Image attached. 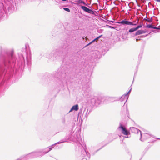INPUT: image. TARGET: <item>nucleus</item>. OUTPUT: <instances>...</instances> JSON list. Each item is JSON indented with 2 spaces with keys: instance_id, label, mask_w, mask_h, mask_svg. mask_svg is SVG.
Returning <instances> with one entry per match:
<instances>
[{
  "instance_id": "obj_1",
  "label": "nucleus",
  "mask_w": 160,
  "mask_h": 160,
  "mask_svg": "<svg viewBox=\"0 0 160 160\" xmlns=\"http://www.w3.org/2000/svg\"><path fill=\"white\" fill-rule=\"evenodd\" d=\"M63 26L66 35L65 36V42L62 50L61 49H57L45 55L47 58L53 61L61 59L63 63L65 64L58 70L54 75L58 79L56 84L59 87L63 86L64 83L68 85L70 83V25L69 23L66 22Z\"/></svg>"
},
{
  "instance_id": "obj_2",
  "label": "nucleus",
  "mask_w": 160,
  "mask_h": 160,
  "mask_svg": "<svg viewBox=\"0 0 160 160\" xmlns=\"http://www.w3.org/2000/svg\"><path fill=\"white\" fill-rule=\"evenodd\" d=\"M18 59L16 63V56L14 55L13 51H10L5 53L2 52L0 55V80L2 85L6 81H7L13 75L14 69L17 71L20 68L22 69L25 66V59L23 55H18Z\"/></svg>"
},
{
  "instance_id": "obj_3",
  "label": "nucleus",
  "mask_w": 160,
  "mask_h": 160,
  "mask_svg": "<svg viewBox=\"0 0 160 160\" xmlns=\"http://www.w3.org/2000/svg\"><path fill=\"white\" fill-rule=\"evenodd\" d=\"M4 0H0V19H6L7 18V15L6 10V8L4 7L3 2Z\"/></svg>"
},
{
  "instance_id": "obj_4",
  "label": "nucleus",
  "mask_w": 160,
  "mask_h": 160,
  "mask_svg": "<svg viewBox=\"0 0 160 160\" xmlns=\"http://www.w3.org/2000/svg\"><path fill=\"white\" fill-rule=\"evenodd\" d=\"M22 52L25 53L26 55V58L27 61V65L29 68L31 66V53L26 52V47L25 48H22Z\"/></svg>"
},
{
  "instance_id": "obj_5",
  "label": "nucleus",
  "mask_w": 160,
  "mask_h": 160,
  "mask_svg": "<svg viewBox=\"0 0 160 160\" xmlns=\"http://www.w3.org/2000/svg\"><path fill=\"white\" fill-rule=\"evenodd\" d=\"M118 129L124 135H127L130 134L129 132L127 130L125 127L121 123L120 124V126L118 128Z\"/></svg>"
},
{
  "instance_id": "obj_6",
  "label": "nucleus",
  "mask_w": 160,
  "mask_h": 160,
  "mask_svg": "<svg viewBox=\"0 0 160 160\" xmlns=\"http://www.w3.org/2000/svg\"><path fill=\"white\" fill-rule=\"evenodd\" d=\"M116 22L119 24H121L123 25H126L132 26H135L137 25V23H133L132 22L126 21V19H124V20L121 21Z\"/></svg>"
},
{
  "instance_id": "obj_7",
  "label": "nucleus",
  "mask_w": 160,
  "mask_h": 160,
  "mask_svg": "<svg viewBox=\"0 0 160 160\" xmlns=\"http://www.w3.org/2000/svg\"><path fill=\"white\" fill-rule=\"evenodd\" d=\"M130 130L132 132L134 133L138 134L139 132L140 136V139L141 141H142L141 140L142 136L141 132L140 130L134 127H131Z\"/></svg>"
},
{
  "instance_id": "obj_8",
  "label": "nucleus",
  "mask_w": 160,
  "mask_h": 160,
  "mask_svg": "<svg viewBox=\"0 0 160 160\" xmlns=\"http://www.w3.org/2000/svg\"><path fill=\"white\" fill-rule=\"evenodd\" d=\"M81 8L85 12L93 14H94L93 11L92 10L89 9L85 6H81Z\"/></svg>"
},
{
  "instance_id": "obj_9",
  "label": "nucleus",
  "mask_w": 160,
  "mask_h": 160,
  "mask_svg": "<svg viewBox=\"0 0 160 160\" xmlns=\"http://www.w3.org/2000/svg\"><path fill=\"white\" fill-rule=\"evenodd\" d=\"M90 112V111H89L88 108L86 107L84 108V111H83V115H84L86 118L88 117V115L89 114ZM83 116V115H82V116Z\"/></svg>"
},
{
  "instance_id": "obj_10",
  "label": "nucleus",
  "mask_w": 160,
  "mask_h": 160,
  "mask_svg": "<svg viewBox=\"0 0 160 160\" xmlns=\"http://www.w3.org/2000/svg\"><path fill=\"white\" fill-rule=\"evenodd\" d=\"M7 12H8L10 13L12 12L14 10V7L12 4H10L9 6H7Z\"/></svg>"
},
{
  "instance_id": "obj_11",
  "label": "nucleus",
  "mask_w": 160,
  "mask_h": 160,
  "mask_svg": "<svg viewBox=\"0 0 160 160\" xmlns=\"http://www.w3.org/2000/svg\"><path fill=\"white\" fill-rule=\"evenodd\" d=\"M97 97H93L91 99V101L90 102L91 104L92 105L93 104H97L99 103V102H97Z\"/></svg>"
},
{
  "instance_id": "obj_12",
  "label": "nucleus",
  "mask_w": 160,
  "mask_h": 160,
  "mask_svg": "<svg viewBox=\"0 0 160 160\" xmlns=\"http://www.w3.org/2000/svg\"><path fill=\"white\" fill-rule=\"evenodd\" d=\"M79 109V106L78 104H76L73 106L71 108V112L73 111H77Z\"/></svg>"
},
{
  "instance_id": "obj_13",
  "label": "nucleus",
  "mask_w": 160,
  "mask_h": 160,
  "mask_svg": "<svg viewBox=\"0 0 160 160\" xmlns=\"http://www.w3.org/2000/svg\"><path fill=\"white\" fill-rule=\"evenodd\" d=\"M147 31L145 30H139L137 31L135 33V35L137 36L143 33L147 32Z\"/></svg>"
},
{
  "instance_id": "obj_14",
  "label": "nucleus",
  "mask_w": 160,
  "mask_h": 160,
  "mask_svg": "<svg viewBox=\"0 0 160 160\" xmlns=\"http://www.w3.org/2000/svg\"><path fill=\"white\" fill-rule=\"evenodd\" d=\"M152 137V136L147 133L144 134L143 135V138L144 139H147Z\"/></svg>"
},
{
  "instance_id": "obj_15",
  "label": "nucleus",
  "mask_w": 160,
  "mask_h": 160,
  "mask_svg": "<svg viewBox=\"0 0 160 160\" xmlns=\"http://www.w3.org/2000/svg\"><path fill=\"white\" fill-rule=\"evenodd\" d=\"M82 111H80L79 112L78 114V117L76 118L75 119V122H77L78 121L79 117H81L82 114Z\"/></svg>"
},
{
  "instance_id": "obj_16",
  "label": "nucleus",
  "mask_w": 160,
  "mask_h": 160,
  "mask_svg": "<svg viewBox=\"0 0 160 160\" xmlns=\"http://www.w3.org/2000/svg\"><path fill=\"white\" fill-rule=\"evenodd\" d=\"M131 88L128 91V92L126 94H125L123 95V97H126V99H128V95L130 93L131 91Z\"/></svg>"
},
{
  "instance_id": "obj_17",
  "label": "nucleus",
  "mask_w": 160,
  "mask_h": 160,
  "mask_svg": "<svg viewBox=\"0 0 160 160\" xmlns=\"http://www.w3.org/2000/svg\"><path fill=\"white\" fill-rule=\"evenodd\" d=\"M146 27L149 28H153L157 29H158V28L154 27L152 26V25L150 24L147 25Z\"/></svg>"
},
{
  "instance_id": "obj_18",
  "label": "nucleus",
  "mask_w": 160,
  "mask_h": 160,
  "mask_svg": "<svg viewBox=\"0 0 160 160\" xmlns=\"http://www.w3.org/2000/svg\"><path fill=\"white\" fill-rule=\"evenodd\" d=\"M102 35H100V36H99V37H98L97 38H96L94 40H93L91 42H90L87 45V46L89 45L91 43H92V42H94V41H95V40H98V39L99 38H100L102 36Z\"/></svg>"
},
{
  "instance_id": "obj_19",
  "label": "nucleus",
  "mask_w": 160,
  "mask_h": 160,
  "mask_svg": "<svg viewBox=\"0 0 160 160\" xmlns=\"http://www.w3.org/2000/svg\"><path fill=\"white\" fill-rule=\"evenodd\" d=\"M136 30L135 28H132L129 30V32L131 33Z\"/></svg>"
},
{
  "instance_id": "obj_20",
  "label": "nucleus",
  "mask_w": 160,
  "mask_h": 160,
  "mask_svg": "<svg viewBox=\"0 0 160 160\" xmlns=\"http://www.w3.org/2000/svg\"><path fill=\"white\" fill-rule=\"evenodd\" d=\"M127 100H128V99H126V97H123V95L122 96L121 98V101H125V103L127 101Z\"/></svg>"
},
{
  "instance_id": "obj_21",
  "label": "nucleus",
  "mask_w": 160,
  "mask_h": 160,
  "mask_svg": "<svg viewBox=\"0 0 160 160\" xmlns=\"http://www.w3.org/2000/svg\"><path fill=\"white\" fill-rule=\"evenodd\" d=\"M77 140L79 142L80 144L82 145V143L83 142V140H82V139L80 138H78Z\"/></svg>"
},
{
  "instance_id": "obj_22",
  "label": "nucleus",
  "mask_w": 160,
  "mask_h": 160,
  "mask_svg": "<svg viewBox=\"0 0 160 160\" xmlns=\"http://www.w3.org/2000/svg\"><path fill=\"white\" fill-rule=\"evenodd\" d=\"M63 9L66 11H67L68 12H70V10L69 8H63Z\"/></svg>"
},
{
  "instance_id": "obj_23",
  "label": "nucleus",
  "mask_w": 160,
  "mask_h": 160,
  "mask_svg": "<svg viewBox=\"0 0 160 160\" xmlns=\"http://www.w3.org/2000/svg\"><path fill=\"white\" fill-rule=\"evenodd\" d=\"M97 101H96L97 102H99V103L98 104H95V105H99L100 103L101 102L100 100H99L98 98H97Z\"/></svg>"
},
{
  "instance_id": "obj_24",
  "label": "nucleus",
  "mask_w": 160,
  "mask_h": 160,
  "mask_svg": "<svg viewBox=\"0 0 160 160\" xmlns=\"http://www.w3.org/2000/svg\"><path fill=\"white\" fill-rule=\"evenodd\" d=\"M142 27V25H138V26L136 28H136V30H137L138 29L141 28Z\"/></svg>"
},
{
  "instance_id": "obj_25",
  "label": "nucleus",
  "mask_w": 160,
  "mask_h": 160,
  "mask_svg": "<svg viewBox=\"0 0 160 160\" xmlns=\"http://www.w3.org/2000/svg\"><path fill=\"white\" fill-rule=\"evenodd\" d=\"M85 152L86 154V155L87 156H88L89 158V153H88L87 152L86 149V150L84 148Z\"/></svg>"
},
{
  "instance_id": "obj_26",
  "label": "nucleus",
  "mask_w": 160,
  "mask_h": 160,
  "mask_svg": "<svg viewBox=\"0 0 160 160\" xmlns=\"http://www.w3.org/2000/svg\"><path fill=\"white\" fill-rule=\"evenodd\" d=\"M108 26L111 29H114V28L112 26Z\"/></svg>"
},
{
  "instance_id": "obj_27",
  "label": "nucleus",
  "mask_w": 160,
  "mask_h": 160,
  "mask_svg": "<svg viewBox=\"0 0 160 160\" xmlns=\"http://www.w3.org/2000/svg\"><path fill=\"white\" fill-rule=\"evenodd\" d=\"M139 40H140V39L137 38V39H136V41H137H137H138Z\"/></svg>"
},
{
  "instance_id": "obj_28",
  "label": "nucleus",
  "mask_w": 160,
  "mask_h": 160,
  "mask_svg": "<svg viewBox=\"0 0 160 160\" xmlns=\"http://www.w3.org/2000/svg\"><path fill=\"white\" fill-rule=\"evenodd\" d=\"M156 1L158 2H160V0H156Z\"/></svg>"
},
{
  "instance_id": "obj_29",
  "label": "nucleus",
  "mask_w": 160,
  "mask_h": 160,
  "mask_svg": "<svg viewBox=\"0 0 160 160\" xmlns=\"http://www.w3.org/2000/svg\"><path fill=\"white\" fill-rule=\"evenodd\" d=\"M41 55H42V54H43V53L42 52H41Z\"/></svg>"
},
{
  "instance_id": "obj_30",
  "label": "nucleus",
  "mask_w": 160,
  "mask_h": 160,
  "mask_svg": "<svg viewBox=\"0 0 160 160\" xmlns=\"http://www.w3.org/2000/svg\"><path fill=\"white\" fill-rule=\"evenodd\" d=\"M83 3L84 4H85V3L84 2H83Z\"/></svg>"
},
{
  "instance_id": "obj_31",
  "label": "nucleus",
  "mask_w": 160,
  "mask_h": 160,
  "mask_svg": "<svg viewBox=\"0 0 160 160\" xmlns=\"http://www.w3.org/2000/svg\"><path fill=\"white\" fill-rule=\"evenodd\" d=\"M62 0V1H66V0Z\"/></svg>"
},
{
  "instance_id": "obj_32",
  "label": "nucleus",
  "mask_w": 160,
  "mask_h": 160,
  "mask_svg": "<svg viewBox=\"0 0 160 160\" xmlns=\"http://www.w3.org/2000/svg\"><path fill=\"white\" fill-rule=\"evenodd\" d=\"M0 20H4L5 19H4V20H2V19H0Z\"/></svg>"
},
{
  "instance_id": "obj_33",
  "label": "nucleus",
  "mask_w": 160,
  "mask_h": 160,
  "mask_svg": "<svg viewBox=\"0 0 160 160\" xmlns=\"http://www.w3.org/2000/svg\"><path fill=\"white\" fill-rule=\"evenodd\" d=\"M70 110L69 111L68 113H70Z\"/></svg>"
}]
</instances>
